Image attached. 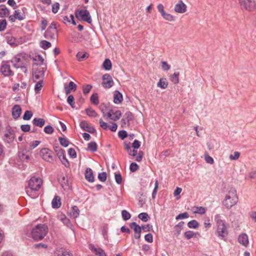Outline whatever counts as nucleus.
<instances>
[{
	"label": "nucleus",
	"mask_w": 256,
	"mask_h": 256,
	"mask_svg": "<svg viewBox=\"0 0 256 256\" xmlns=\"http://www.w3.org/2000/svg\"><path fill=\"white\" fill-rule=\"evenodd\" d=\"M214 220L216 227L215 234L220 239L225 240L228 235L226 221L224 220L222 216L220 214H216L214 216Z\"/></svg>",
	"instance_id": "obj_1"
},
{
	"label": "nucleus",
	"mask_w": 256,
	"mask_h": 256,
	"mask_svg": "<svg viewBox=\"0 0 256 256\" xmlns=\"http://www.w3.org/2000/svg\"><path fill=\"white\" fill-rule=\"evenodd\" d=\"M42 184V180L39 178L33 176L28 181V186L26 188L28 195L32 198L38 196V191Z\"/></svg>",
	"instance_id": "obj_2"
},
{
	"label": "nucleus",
	"mask_w": 256,
	"mask_h": 256,
	"mask_svg": "<svg viewBox=\"0 0 256 256\" xmlns=\"http://www.w3.org/2000/svg\"><path fill=\"white\" fill-rule=\"evenodd\" d=\"M48 228L46 224H38L31 230V237L36 241L42 240L48 234Z\"/></svg>",
	"instance_id": "obj_3"
},
{
	"label": "nucleus",
	"mask_w": 256,
	"mask_h": 256,
	"mask_svg": "<svg viewBox=\"0 0 256 256\" xmlns=\"http://www.w3.org/2000/svg\"><path fill=\"white\" fill-rule=\"evenodd\" d=\"M238 202L236 190L233 188H230L226 194L222 201V204L228 209L231 208Z\"/></svg>",
	"instance_id": "obj_4"
},
{
	"label": "nucleus",
	"mask_w": 256,
	"mask_h": 256,
	"mask_svg": "<svg viewBox=\"0 0 256 256\" xmlns=\"http://www.w3.org/2000/svg\"><path fill=\"white\" fill-rule=\"evenodd\" d=\"M57 32L56 24L53 22L45 32L44 36L48 40L55 39L57 36Z\"/></svg>",
	"instance_id": "obj_5"
},
{
	"label": "nucleus",
	"mask_w": 256,
	"mask_h": 256,
	"mask_svg": "<svg viewBox=\"0 0 256 256\" xmlns=\"http://www.w3.org/2000/svg\"><path fill=\"white\" fill-rule=\"evenodd\" d=\"M76 16L79 20L85 21L88 24L92 22L89 12L86 10H79L76 12Z\"/></svg>",
	"instance_id": "obj_6"
},
{
	"label": "nucleus",
	"mask_w": 256,
	"mask_h": 256,
	"mask_svg": "<svg viewBox=\"0 0 256 256\" xmlns=\"http://www.w3.org/2000/svg\"><path fill=\"white\" fill-rule=\"evenodd\" d=\"M40 156L43 160L48 162L54 161V154L48 148H43L40 151Z\"/></svg>",
	"instance_id": "obj_7"
},
{
	"label": "nucleus",
	"mask_w": 256,
	"mask_h": 256,
	"mask_svg": "<svg viewBox=\"0 0 256 256\" xmlns=\"http://www.w3.org/2000/svg\"><path fill=\"white\" fill-rule=\"evenodd\" d=\"M240 6L244 9L251 11L256 8V4L252 0H238Z\"/></svg>",
	"instance_id": "obj_8"
},
{
	"label": "nucleus",
	"mask_w": 256,
	"mask_h": 256,
	"mask_svg": "<svg viewBox=\"0 0 256 256\" xmlns=\"http://www.w3.org/2000/svg\"><path fill=\"white\" fill-rule=\"evenodd\" d=\"M114 84V80L110 74H106L102 76V85L104 88H112Z\"/></svg>",
	"instance_id": "obj_9"
},
{
	"label": "nucleus",
	"mask_w": 256,
	"mask_h": 256,
	"mask_svg": "<svg viewBox=\"0 0 256 256\" xmlns=\"http://www.w3.org/2000/svg\"><path fill=\"white\" fill-rule=\"evenodd\" d=\"M3 140L4 142L10 144L15 138L14 131L11 128L8 127L3 136Z\"/></svg>",
	"instance_id": "obj_10"
},
{
	"label": "nucleus",
	"mask_w": 256,
	"mask_h": 256,
	"mask_svg": "<svg viewBox=\"0 0 256 256\" xmlns=\"http://www.w3.org/2000/svg\"><path fill=\"white\" fill-rule=\"evenodd\" d=\"M157 8L158 11L161 14L162 17L166 20H168L170 22H173L174 20V17L172 14L166 12L164 10V6L160 4L157 6Z\"/></svg>",
	"instance_id": "obj_11"
},
{
	"label": "nucleus",
	"mask_w": 256,
	"mask_h": 256,
	"mask_svg": "<svg viewBox=\"0 0 256 256\" xmlns=\"http://www.w3.org/2000/svg\"><path fill=\"white\" fill-rule=\"evenodd\" d=\"M2 74L5 76H14V73L11 70L10 65L8 62H3L0 68Z\"/></svg>",
	"instance_id": "obj_12"
},
{
	"label": "nucleus",
	"mask_w": 256,
	"mask_h": 256,
	"mask_svg": "<svg viewBox=\"0 0 256 256\" xmlns=\"http://www.w3.org/2000/svg\"><path fill=\"white\" fill-rule=\"evenodd\" d=\"M108 118L114 121H116L119 120L122 116V112L120 110L114 108L108 110L107 114Z\"/></svg>",
	"instance_id": "obj_13"
},
{
	"label": "nucleus",
	"mask_w": 256,
	"mask_h": 256,
	"mask_svg": "<svg viewBox=\"0 0 256 256\" xmlns=\"http://www.w3.org/2000/svg\"><path fill=\"white\" fill-rule=\"evenodd\" d=\"M174 10L177 13L184 14L187 10V6L182 0H180L175 5Z\"/></svg>",
	"instance_id": "obj_14"
},
{
	"label": "nucleus",
	"mask_w": 256,
	"mask_h": 256,
	"mask_svg": "<svg viewBox=\"0 0 256 256\" xmlns=\"http://www.w3.org/2000/svg\"><path fill=\"white\" fill-rule=\"evenodd\" d=\"M44 76V72L42 68H34L32 78L34 82H36L37 80L42 79Z\"/></svg>",
	"instance_id": "obj_15"
},
{
	"label": "nucleus",
	"mask_w": 256,
	"mask_h": 256,
	"mask_svg": "<svg viewBox=\"0 0 256 256\" xmlns=\"http://www.w3.org/2000/svg\"><path fill=\"white\" fill-rule=\"evenodd\" d=\"M130 228L134 230V238L136 239H140L141 236L142 228L135 222L130 223Z\"/></svg>",
	"instance_id": "obj_16"
},
{
	"label": "nucleus",
	"mask_w": 256,
	"mask_h": 256,
	"mask_svg": "<svg viewBox=\"0 0 256 256\" xmlns=\"http://www.w3.org/2000/svg\"><path fill=\"white\" fill-rule=\"evenodd\" d=\"M238 242L242 246L246 248L249 244L248 237L246 234L242 233L238 238Z\"/></svg>",
	"instance_id": "obj_17"
},
{
	"label": "nucleus",
	"mask_w": 256,
	"mask_h": 256,
	"mask_svg": "<svg viewBox=\"0 0 256 256\" xmlns=\"http://www.w3.org/2000/svg\"><path fill=\"white\" fill-rule=\"evenodd\" d=\"M89 248L96 256H106L104 251L100 248H96L93 244H89Z\"/></svg>",
	"instance_id": "obj_18"
},
{
	"label": "nucleus",
	"mask_w": 256,
	"mask_h": 256,
	"mask_svg": "<svg viewBox=\"0 0 256 256\" xmlns=\"http://www.w3.org/2000/svg\"><path fill=\"white\" fill-rule=\"evenodd\" d=\"M134 118L132 114L130 112H127L125 113L122 120V126H128L130 121Z\"/></svg>",
	"instance_id": "obj_19"
},
{
	"label": "nucleus",
	"mask_w": 256,
	"mask_h": 256,
	"mask_svg": "<svg viewBox=\"0 0 256 256\" xmlns=\"http://www.w3.org/2000/svg\"><path fill=\"white\" fill-rule=\"evenodd\" d=\"M80 127L84 130L92 134L96 132V130L94 128L91 126L87 122L83 120L80 122Z\"/></svg>",
	"instance_id": "obj_20"
},
{
	"label": "nucleus",
	"mask_w": 256,
	"mask_h": 256,
	"mask_svg": "<svg viewBox=\"0 0 256 256\" xmlns=\"http://www.w3.org/2000/svg\"><path fill=\"white\" fill-rule=\"evenodd\" d=\"M59 182L62 186V188L64 190H69L70 189L71 186L70 182L68 180L67 178L65 176H62L58 179Z\"/></svg>",
	"instance_id": "obj_21"
},
{
	"label": "nucleus",
	"mask_w": 256,
	"mask_h": 256,
	"mask_svg": "<svg viewBox=\"0 0 256 256\" xmlns=\"http://www.w3.org/2000/svg\"><path fill=\"white\" fill-rule=\"evenodd\" d=\"M22 114V108L18 104L14 105L12 108V116L14 118L17 119Z\"/></svg>",
	"instance_id": "obj_22"
},
{
	"label": "nucleus",
	"mask_w": 256,
	"mask_h": 256,
	"mask_svg": "<svg viewBox=\"0 0 256 256\" xmlns=\"http://www.w3.org/2000/svg\"><path fill=\"white\" fill-rule=\"evenodd\" d=\"M10 14V10L4 4L0 5V17H8Z\"/></svg>",
	"instance_id": "obj_23"
},
{
	"label": "nucleus",
	"mask_w": 256,
	"mask_h": 256,
	"mask_svg": "<svg viewBox=\"0 0 256 256\" xmlns=\"http://www.w3.org/2000/svg\"><path fill=\"white\" fill-rule=\"evenodd\" d=\"M21 61L20 56L16 55L12 58L10 62L12 64L13 66L18 68L22 64L21 63Z\"/></svg>",
	"instance_id": "obj_24"
},
{
	"label": "nucleus",
	"mask_w": 256,
	"mask_h": 256,
	"mask_svg": "<svg viewBox=\"0 0 256 256\" xmlns=\"http://www.w3.org/2000/svg\"><path fill=\"white\" fill-rule=\"evenodd\" d=\"M85 178L87 180L90 182H93L94 181V176L93 172L90 168H87L85 172Z\"/></svg>",
	"instance_id": "obj_25"
},
{
	"label": "nucleus",
	"mask_w": 256,
	"mask_h": 256,
	"mask_svg": "<svg viewBox=\"0 0 256 256\" xmlns=\"http://www.w3.org/2000/svg\"><path fill=\"white\" fill-rule=\"evenodd\" d=\"M123 100L122 94L118 91H115L114 96V102L116 104H120Z\"/></svg>",
	"instance_id": "obj_26"
},
{
	"label": "nucleus",
	"mask_w": 256,
	"mask_h": 256,
	"mask_svg": "<svg viewBox=\"0 0 256 256\" xmlns=\"http://www.w3.org/2000/svg\"><path fill=\"white\" fill-rule=\"evenodd\" d=\"M76 85L72 82H70L68 84V87L64 86V90L66 94L70 93V90H76Z\"/></svg>",
	"instance_id": "obj_27"
},
{
	"label": "nucleus",
	"mask_w": 256,
	"mask_h": 256,
	"mask_svg": "<svg viewBox=\"0 0 256 256\" xmlns=\"http://www.w3.org/2000/svg\"><path fill=\"white\" fill-rule=\"evenodd\" d=\"M52 207L54 208H58L61 206L60 198L58 196H55L52 202Z\"/></svg>",
	"instance_id": "obj_28"
},
{
	"label": "nucleus",
	"mask_w": 256,
	"mask_h": 256,
	"mask_svg": "<svg viewBox=\"0 0 256 256\" xmlns=\"http://www.w3.org/2000/svg\"><path fill=\"white\" fill-rule=\"evenodd\" d=\"M179 72H174V74L170 76V80L174 84H178L179 83Z\"/></svg>",
	"instance_id": "obj_29"
},
{
	"label": "nucleus",
	"mask_w": 256,
	"mask_h": 256,
	"mask_svg": "<svg viewBox=\"0 0 256 256\" xmlns=\"http://www.w3.org/2000/svg\"><path fill=\"white\" fill-rule=\"evenodd\" d=\"M32 123L35 126L42 128L45 124V121L43 118H34L32 120Z\"/></svg>",
	"instance_id": "obj_30"
},
{
	"label": "nucleus",
	"mask_w": 256,
	"mask_h": 256,
	"mask_svg": "<svg viewBox=\"0 0 256 256\" xmlns=\"http://www.w3.org/2000/svg\"><path fill=\"white\" fill-rule=\"evenodd\" d=\"M168 86V82L165 78H161L157 83V86L162 89L166 88Z\"/></svg>",
	"instance_id": "obj_31"
},
{
	"label": "nucleus",
	"mask_w": 256,
	"mask_h": 256,
	"mask_svg": "<svg viewBox=\"0 0 256 256\" xmlns=\"http://www.w3.org/2000/svg\"><path fill=\"white\" fill-rule=\"evenodd\" d=\"M36 82L34 88V92L36 94H38L44 86V82L42 79H40L38 82L36 81Z\"/></svg>",
	"instance_id": "obj_32"
},
{
	"label": "nucleus",
	"mask_w": 256,
	"mask_h": 256,
	"mask_svg": "<svg viewBox=\"0 0 256 256\" xmlns=\"http://www.w3.org/2000/svg\"><path fill=\"white\" fill-rule=\"evenodd\" d=\"M62 19L63 22L65 24L72 22L74 25L76 24V22L74 20V16L72 14H70V16H64Z\"/></svg>",
	"instance_id": "obj_33"
},
{
	"label": "nucleus",
	"mask_w": 256,
	"mask_h": 256,
	"mask_svg": "<svg viewBox=\"0 0 256 256\" xmlns=\"http://www.w3.org/2000/svg\"><path fill=\"white\" fill-rule=\"evenodd\" d=\"M6 41L8 44L12 46H16L18 44V40L14 36H8Z\"/></svg>",
	"instance_id": "obj_34"
},
{
	"label": "nucleus",
	"mask_w": 256,
	"mask_h": 256,
	"mask_svg": "<svg viewBox=\"0 0 256 256\" xmlns=\"http://www.w3.org/2000/svg\"><path fill=\"white\" fill-rule=\"evenodd\" d=\"M80 214V210L77 206H73L72 208L70 215L73 218H76Z\"/></svg>",
	"instance_id": "obj_35"
},
{
	"label": "nucleus",
	"mask_w": 256,
	"mask_h": 256,
	"mask_svg": "<svg viewBox=\"0 0 256 256\" xmlns=\"http://www.w3.org/2000/svg\"><path fill=\"white\" fill-rule=\"evenodd\" d=\"M56 256H73L72 253L70 252L64 251L62 250H57L55 252Z\"/></svg>",
	"instance_id": "obj_36"
},
{
	"label": "nucleus",
	"mask_w": 256,
	"mask_h": 256,
	"mask_svg": "<svg viewBox=\"0 0 256 256\" xmlns=\"http://www.w3.org/2000/svg\"><path fill=\"white\" fill-rule=\"evenodd\" d=\"M60 220L63 222V224L66 225L67 227L70 228H72V224L70 222V220L67 218L66 216H64L60 218Z\"/></svg>",
	"instance_id": "obj_37"
},
{
	"label": "nucleus",
	"mask_w": 256,
	"mask_h": 256,
	"mask_svg": "<svg viewBox=\"0 0 256 256\" xmlns=\"http://www.w3.org/2000/svg\"><path fill=\"white\" fill-rule=\"evenodd\" d=\"M54 150L59 159H61L64 156V150L63 149L59 147H56Z\"/></svg>",
	"instance_id": "obj_38"
},
{
	"label": "nucleus",
	"mask_w": 256,
	"mask_h": 256,
	"mask_svg": "<svg viewBox=\"0 0 256 256\" xmlns=\"http://www.w3.org/2000/svg\"><path fill=\"white\" fill-rule=\"evenodd\" d=\"M206 208L203 206H195L194 208V213L203 214L206 213Z\"/></svg>",
	"instance_id": "obj_39"
},
{
	"label": "nucleus",
	"mask_w": 256,
	"mask_h": 256,
	"mask_svg": "<svg viewBox=\"0 0 256 256\" xmlns=\"http://www.w3.org/2000/svg\"><path fill=\"white\" fill-rule=\"evenodd\" d=\"M40 46L44 50H46L50 48L52 44L51 43L46 40H42L40 42Z\"/></svg>",
	"instance_id": "obj_40"
},
{
	"label": "nucleus",
	"mask_w": 256,
	"mask_h": 256,
	"mask_svg": "<svg viewBox=\"0 0 256 256\" xmlns=\"http://www.w3.org/2000/svg\"><path fill=\"white\" fill-rule=\"evenodd\" d=\"M102 66L106 70H109L112 68V62L109 59L104 60L102 64Z\"/></svg>",
	"instance_id": "obj_41"
},
{
	"label": "nucleus",
	"mask_w": 256,
	"mask_h": 256,
	"mask_svg": "<svg viewBox=\"0 0 256 256\" xmlns=\"http://www.w3.org/2000/svg\"><path fill=\"white\" fill-rule=\"evenodd\" d=\"M90 100L92 103L94 105H98L100 102L98 94L95 93L92 94L90 98Z\"/></svg>",
	"instance_id": "obj_42"
},
{
	"label": "nucleus",
	"mask_w": 256,
	"mask_h": 256,
	"mask_svg": "<svg viewBox=\"0 0 256 256\" xmlns=\"http://www.w3.org/2000/svg\"><path fill=\"white\" fill-rule=\"evenodd\" d=\"M88 150L92 152H94L97 150V144L96 142H91L88 144Z\"/></svg>",
	"instance_id": "obj_43"
},
{
	"label": "nucleus",
	"mask_w": 256,
	"mask_h": 256,
	"mask_svg": "<svg viewBox=\"0 0 256 256\" xmlns=\"http://www.w3.org/2000/svg\"><path fill=\"white\" fill-rule=\"evenodd\" d=\"M86 114L89 116L95 118L98 116L96 111L90 108H86Z\"/></svg>",
	"instance_id": "obj_44"
},
{
	"label": "nucleus",
	"mask_w": 256,
	"mask_h": 256,
	"mask_svg": "<svg viewBox=\"0 0 256 256\" xmlns=\"http://www.w3.org/2000/svg\"><path fill=\"white\" fill-rule=\"evenodd\" d=\"M199 224L196 220H192L188 223V226L190 228H196L198 227Z\"/></svg>",
	"instance_id": "obj_45"
},
{
	"label": "nucleus",
	"mask_w": 256,
	"mask_h": 256,
	"mask_svg": "<svg viewBox=\"0 0 256 256\" xmlns=\"http://www.w3.org/2000/svg\"><path fill=\"white\" fill-rule=\"evenodd\" d=\"M138 218L144 222H146L148 220L150 217L148 214L146 212H142L138 216Z\"/></svg>",
	"instance_id": "obj_46"
},
{
	"label": "nucleus",
	"mask_w": 256,
	"mask_h": 256,
	"mask_svg": "<svg viewBox=\"0 0 256 256\" xmlns=\"http://www.w3.org/2000/svg\"><path fill=\"white\" fill-rule=\"evenodd\" d=\"M196 233H195L192 231L188 230L184 232V236L188 240H190L193 237H194L196 235Z\"/></svg>",
	"instance_id": "obj_47"
},
{
	"label": "nucleus",
	"mask_w": 256,
	"mask_h": 256,
	"mask_svg": "<svg viewBox=\"0 0 256 256\" xmlns=\"http://www.w3.org/2000/svg\"><path fill=\"white\" fill-rule=\"evenodd\" d=\"M33 114L32 111L26 110L23 116V119L26 120H30L32 117Z\"/></svg>",
	"instance_id": "obj_48"
},
{
	"label": "nucleus",
	"mask_w": 256,
	"mask_h": 256,
	"mask_svg": "<svg viewBox=\"0 0 256 256\" xmlns=\"http://www.w3.org/2000/svg\"><path fill=\"white\" fill-rule=\"evenodd\" d=\"M58 140L60 144L64 147H66L69 144L68 140L65 138L60 137Z\"/></svg>",
	"instance_id": "obj_49"
},
{
	"label": "nucleus",
	"mask_w": 256,
	"mask_h": 256,
	"mask_svg": "<svg viewBox=\"0 0 256 256\" xmlns=\"http://www.w3.org/2000/svg\"><path fill=\"white\" fill-rule=\"evenodd\" d=\"M122 216L124 220H129L131 217L130 214L126 210H122Z\"/></svg>",
	"instance_id": "obj_50"
},
{
	"label": "nucleus",
	"mask_w": 256,
	"mask_h": 256,
	"mask_svg": "<svg viewBox=\"0 0 256 256\" xmlns=\"http://www.w3.org/2000/svg\"><path fill=\"white\" fill-rule=\"evenodd\" d=\"M76 57L79 61L82 60L84 58L88 57L86 52H78L76 54Z\"/></svg>",
	"instance_id": "obj_51"
},
{
	"label": "nucleus",
	"mask_w": 256,
	"mask_h": 256,
	"mask_svg": "<svg viewBox=\"0 0 256 256\" xmlns=\"http://www.w3.org/2000/svg\"><path fill=\"white\" fill-rule=\"evenodd\" d=\"M240 156V152H234L233 154L230 155V159L232 160H236L238 159Z\"/></svg>",
	"instance_id": "obj_52"
},
{
	"label": "nucleus",
	"mask_w": 256,
	"mask_h": 256,
	"mask_svg": "<svg viewBox=\"0 0 256 256\" xmlns=\"http://www.w3.org/2000/svg\"><path fill=\"white\" fill-rule=\"evenodd\" d=\"M158 180H156L154 184V188L152 192V198L154 199L156 197L158 189Z\"/></svg>",
	"instance_id": "obj_53"
},
{
	"label": "nucleus",
	"mask_w": 256,
	"mask_h": 256,
	"mask_svg": "<svg viewBox=\"0 0 256 256\" xmlns=\"http://www.w3.org/2000/svg\"><path fill=\"white\" fill-rule=\"evenodd\" d=\"M162 68L164 71H167L170 68V65H169L167 62L164 61H162L160 62Z\"/></svg>",
	"instance_id": "obj_54"
},
{
	"label": "nucleus",
	"mask_w": 256,
	"mask_h": 256,
	"mask_svg": "<svg viewBox=\"0 0 256 256\" xmlns=\"http://www.w3.org/2000/svg\"><path fill=\"white\" fill-rule=\"evenodd\" d=\"M92 88V86L90 84H86L82 87L83 92L84 94H86L90 92Z\"/></svg>",
	"instance_id": "obj_55"
},
{
	"label": "nucleus",
	"mask_w": 256,
	"mask_h": 256,
	"mask_svg": "<svg viewBox=\"0 0 256 256\" xmlns=\"http://www.w3.org/2000/svg\"><path fill=\"white\" fill-rule=\"evenodd\" d=\"M188 216H189L187 212H185L180 214L176 216V220H182V219L188 218Z\"/></svg>",
	"instance_id": "obj_56"
},
{
	"label": "nucleus",
	"mask_w": 256,
	"mask_h": 256,
	"mask_svg": "<svg viewBox=\"0 0 256 256\" xmlns=\"http://www.w3.org/2000/svg\"><path fill=\"white\" fill-rule=\"evenodd\" d=\"M14 18H16L18 20H22L24 19V16L20 12L19 10H16L14 11Z\"/></svg>",
	"instance_id": "obj_57"
},
{
	"label": "nucleus",
	"mask_w": 256,
	"mask_h": 256,
	"mask_svg": "<svg viewBox=\"0 0 256 256\" xmlns=\"http://www.w3.org/2000/svg\"><path fill=\"white\" fill-rule=\"evenodd\" d=\"M106 177L107 175L105 172L100 173L98 175V180L102 182H104L106 180Z\"/></svg>",
	"instance_id": "obj_58"
},
{
	"label": "nucleus",
	"mask_w": 256,
	"mask_h": 256,
	"mask_svg": "<svg viewBox=\"0 0 256 256\" xmlns=\"http://www.w3.org/2000/svg\"><path fill=\"white\" fill-rule=\"evenodd\" d=\"M139 168V166L136 162H132L130 166V172H136Z\"/></svg>",
	"instance_id": "obj_59"
},
{
	"label": "nucleus",
	"mask_w": 256,
	"mask_h": 256,
	"mask_svg": "<svg viewBox=\"0 0 256 256\" xmlns=\"http://www.w3.org/2000/svg\"><path fill=\"white\" fill-rule=\"evenodd\" d=\"M6 21L5 19L0 20V32L4 31L6 27Z\"/></svg>",
	"instance_id": "obj_60"
},
{
	"label": "nucleus",
	"mask_w": 256,
	"mask_h": 256,
	"mask_svg": "<svg viewBox=\"0 0 256 256\" xmlns=\"http://www.w3.org/2000/svg\"><path fill=\"white\" fill-rule=\"evenodd\" d=\"M59 8H60V4L58 2H54L52 5V12L54 14H56V12H58Z\"/></svg>",
	"instance_id": "obj_61"
},
{
	"label": "nucleus",
	"mask_w": 256,
	"mask_h": 256,
	"mask_svg": "<svg viewBox=\"0 0 256 256\" xmlns=\"http://www.w3.org/2000/svg\"><path fill=\"white\" fill-rule=\"evenodd\" d=\"M99 123L100 126L104 130H106L108 129L109 127L108 124L107 123L104 122L102 119H100L99 120Z\"/></svg>",
	"instance_id": "obj_62"
},
{
	"label": "nucleus",
	"mask_w": 256,
	"mask_h": 256,
	"mask_svg": "<svg viewBox=\"0 0 256 256\" xmlns=\"http://www.w3.org/2000/svg\"><path fill=\"white\" fill-rule=\"evenodd\" d=\"M54 131L53 128L50 126H47L44 128V132L47 134H52Z\"/></svg>",
	"instance_id": "obj_63"
},
{
	"label": "nucleus",
	"mask_w": 256,
	"mask_h": 256,
	"mask_svg": "<svg viewBox=\"0 0 256 256\" xmlns=\"http://www.w3.org/2000/svg\"><path fill=\"white\" fill-rule=\"evenodd\" d=\"M248 216L252 220L256 223V211L252 210L248 213Z\"/></svg>",
	"instance_id": "obj_64"
}]
</instances>
